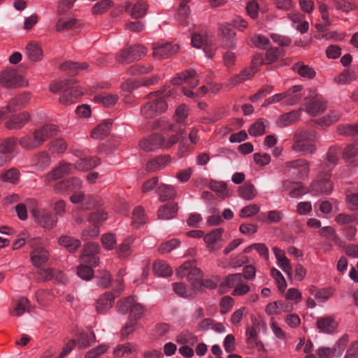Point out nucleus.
Returning <instances> with one entry per match:
<instances>
[{
    "instance_id": "44",
    "label": "nucleus",
    "mask_w": 358,
    "mask_h": 358,
    "mask_svg": "<svg viewBox=\"0 0 358 358\" xmlns=\"http://www.w3.org/2000/svg\"><path fill=\"white\" fill-rule=\"evenodd\" d=\"M68 148V144L64 139L58 138L54 139L48 144V149L52 154H62Z\"/></svg>"
},
{
    "instance_id": "22",
    "label": "nucleus",
    "mask_w": 358,
    "mask_h": 358,
    "mask_svg": "<svg viewBox=\"0 0 358 358\" xmlns=\"http://www.w3.org/2000/svg\"><path fill=\"white\" fill-rule=\"evenodd\" d=\"M112 126L113 121L111 120H104L92 131L91 137L96 140L103 139L110 134Z\"/></svg>"
},
{
    "instance_id": "26",
    "label": "nucleus",
    "mask_w": 358,
    "mask_h": 358,
    "mask_svg": "<svg viewBox=\"0 0 358 358\" xmlns=\"http://www.w3.org/2000/svg\"><path fill=\"white\" fill-rule=\"evenodd\" d=\"M156 191L161 202L173 199L177 196V191L174 187L170 185L161 184Z\"/></svg>"
},
{
    "instance_id": "46",
    "label": "nucleus",
    "mask_w": 358,
    "mask_h": 358,
    "mask_svg": "<svg viewBox=\"0 0 358 358\" xmlns=\"http://www.w3.org/2000/svg\"><path fill=\"white\" fill-rule=\"evenodd\" d=\"M196 76V71L194 69L185 70L180 73H177L172 79L171 83L173 85H181L185 81H187L189 78H194Z\"/></svg>"
},
{
    "instance_id": "53",
    "label": "nucleus",
    "mask_w": 358,
    "mask_h": 358,
    "mask_svg": "<svg viewBox=\"0 0 358 358\" xmlns=\"http://www.w3.org/2000/svg\"><path fill=\"white\" fill-rule=\"evenodd\" d=\"M95 101L101 103L104 107H110L114 106L118 101L117 94H104L95 96L94 97Z\"/></svg>"
},
{
    "instance_id": "36",
    "label": "nucleus",
    "mask_w": 358,
    "mask_h": 358,
    "mask_svg": "<svg viewBox=\"0 0 358 358\" xmlns=\"http://www.w3.org/2000/svg\"><path fill=\"white\" fill-rule=\"evenodd\" d=\"M152 271L154 274L159 277H169L173 273V270L170 266L162 260L154 262Z\"/></svg>"
},
{
    "instance_id": "57",
    "label": "nucleus",
    "mask_w": 358,
    "mask_h": 358,
    "mask_svg": "<svg viewBox=\"0 0 358 358\" xmlns=\"http://www.w3.org/2000/svg\"><path fill=\"white\" fill-rule=\"evenodd\" d=\"M92 266L89 264H80L77 267V275L84 280H90L94 276Z\"/></svg>"
},
{
    "instance_id": "39",
    "label": "nucleus",
    "mask_w": 358,
    "mask_h": 358,
    "mask_svg": "<svg viewBox=\"0 0 358 358\" xmlns=\"http://www.w3.org/2000/svg\"><path fill=\"white\" fill-rule=\"evenodd\" d=\"M101 159L98 157L80 159L76 163V168L83 171H89L99 165Z\"/></svg>"
},
{
    "instance_id": "45",
    "label": "nucleus",
    "mask_w": 358,
    "mask_h": 358,
    "mask_svg": "<svg viewBox=\"0 0 358 358\" xmlns=\"http://www.w3.org/2000/svg\"><path fill=\"white\" fill-rule=\"evenodd\" d=\"M33 162L38 169H44L50 164L51 159L47 152L43 151L38 152L34 156Z\"/></svg>"
},
{
    "instance_id": "41",
    "label": "nucleus",
    "mask_w": 358,
    "mask_h": 358,
    "mask_svg": "<svg viewBox=\"0 0 358 358\" xmlns=\"http://www.w3.org/2000/svg\"><path fill=\"white\" fill-rule=\"evenodd\" d=\"M135 301V296H129L118 300L116 303L117 311L122 315H126L130 311Z\"/></svg>"
},
{
    "instance_id": "42",
    "label": "nucleus",
    "mask_w": 358,
    "mask_h": 358,
    "mask_svg": "<svg viewBox=\"0 0 358 358\" xmlns=\"http://www.w3.org/2000/svg\"><path fill=\"white\" fill-rule=\"evenodd\" d=\"M145 310V307L143 305L135 301L129 312V314L127 319L138 323L140 320L143 317Z\"/></svg>"
},
{
    "instance_id": "8",
    "label": "nucleus",
    "mask_w": 358,
    "mask_h": 358,
    "mask_svg": "<svg viewBox=\"0 0 358 358\" xmlns=\"http://www.w3.org/2000/svg\"><path fill=\"white\" fill-rule=\"evenodd\" d=\"M152 56L157 59L168 58L178 51L179 46L171 43L152 44Z\"/></svg>"
},
{
    "instance_id": "54",
    "label": "nucleus",
    "mask_w": 358,
    "mask_h": 358,
    "mask_svg": "<svg viewBox=\"0 0 358 358\" xmlns=\"http://www.w3.org/2000/svg\"><path fill=\"white\" fill-rule=\"evenodd\" d=\"M108 219V213L104 210H96L89 214L88 221L93 225L100 226Z\"/></svg>"
},
{
    "instance_id": "17",
    "label": "nucleus",
    "mask_w": 358,
    "mask_h": 358,
    "mask_svg": "<svg viewBox=\"0 0 358 358\" xmlns=\"http://www.w3.org/2000/svg\"><path fill=\"white\" fill-rule=\"evenodd\" d=\"M30 120V115L27 111H22L17 115H12L9 120L6 122L5 127L10 130L20 129Z\"/></svg>"
},
{
    "instance_id": "2",
    "label": "nucleus",
    "mask_w": 358,
    "mask_h": 358,
    "mask_svg": "<svg viewBox=\"0 0 358 358\" xmlns=\"http://www.w3.org/2000/svg\"><path fill=\"white\" fill-rule=\"evenodd\" d=\"M176 273L181 278L186 276L193 289L201 287L199 282L203 277V273L196 267L195 260L185 262L176 269Z\"/></svg>"
},
{
    "instance_id": "5",
    "label": "nucleus",
    "mask_w": 358,
    "mask_h": 358,
    "mask_svg": "<svg viewBox=\"0 0 358 358\" xmlns=\"http://www.w3.org/2000/svg\"><path fill=\"white\" fill-rule=\"evenodd\" d=\"M100 251L101 248L99 243L88 242L83 245L80 259L86 264L97 266L99 264V257L97 255Z\"/></svg>"
},
{
    "instance_id": "10",
    "label": "nucleus",
    "mask_w": 358,
    "mask_h": 358,
    "mask_svg": "<svg viewBox=\"0 0 358 358\" xmlns=\"http://www.w3.org/2000/svg\"><path fill=\"white\" fill-rule=\"evenodd\" d=\"M31 99L30 94L29 92H24L18 94L15 97L12 98L8 102L6 107V114L8 113H13L17 110L24 108L27 104L29 102ZM7 115H6V118Z\"/></svg>"
},
{
    "instance_id": "47",
    "label": "nucleus",
    "mask_w": 358,
    "mask_h": 358,
    "mask_svg": "<svg viewBox=\"0 0 358 358\" xmlns=\"http://www.w3.org/2000/svg\"><path fill=\"white\" fill-rule=\"evenodd\" d=\"M337 133L341 136H355L358 135V124H342L336 129Z\"/></svg>"
},
{
    "instance_id": "30",
    "label": "nucleus",
    "mask_w": 358,
    "mask_h": 358,
    "mask_svg": "<svg viewBox=\"0 0 358 358\" xmlns=\"http://www.w3.org/2000/svg\"><path fill=\"white\" fill-rule=\"evenodd\" d=\"M26 55L30 61L36 62L42 60L43 51L39 44L29 43L26 47Z\"/></svg>"
},
{
    "instance_id": "51",
    "label": "nucleus",
    "mask_w": 358,
    "mask_h": 358,
    "mask_svg": "<svg viewBox=\"0 0 358 358\" xmlns=\"http://www.w3.org/2000/svg\"><path fill=\"white\" fill-rule=\"evenodd\" d=\"M332 3L337 10H341L343 13L358 10V3H350L347 0H332Z\"/></svg>"
},
{
    "instance_id": "1",
    "label": "nucleus",
    "mask_w": 358,
    "mask_h": 358,
    "mask_svg": "<svg viewBox=\"0 0 358 358\" xmlns=\"http://www.w3.org/2000/svg\"><path fill=\"white\" fill-rule=\"evenodd\" d=\"M27 203L30 209L31 215L40 226L46 229H51L56 226L57 222L56 216L46 210H39L38 202L36 199H28Z\"/></svg>"
},
{
    "instance_id": "49",
    "label": "nucleus",
    "mask_w": 358,
    "mask_h": 358,
    "mask_svg": "<svg viewBox=\"0 0 358 358\" xmlns=\"http://www.w3.org/2000/svg\"><path fill=\"white\" fill-rule=\"evenodd\" d=\"M341 117L338 111H330L327 115L316 120V122L322 126H329L337 122Z\"/></svg>"
},
{
    "instance_id": "59",
    "label": "nucleus",
    "mask_w": 358,
    "mask_h": 358,
    "mask_svg": "<svg viewBox=\"0 0 358 358\" xmlns=\"http://www.w3.org/2000/svg\"><path fill=\"white\" fill-rule=\"evenodd\" d=\"M349 341V336L348 334H344L339 340L336 343L334 347L331 348L333 352V356L340 357L344 352L348 343Z\"/></svg>"
},
{
    "instance_id": "64",
    "label": "nucleus",
    "mask_w": 358,
    "mask_h": 358,
    "mask_svg": "<svg viewBox=\"0 0 358 358\" xmlns=\"http://www.w3.org/2000/svg\"><path fill=\"white\" fill-rule=\"evenodd\" d=\"M358 155V142L346 145L343 152V159L345 161L355 157Z\"/></svg>"
},
{
    "instance_id": "58",
    "label": "nucleus",
    "mask_w": 358,
    "mask_h": 358,
    "mask_svg": "<svg viewBox=\"0 0 358 358\" xmlns=\"http://www.w3.org/2000/svg\"><path fill=\"white\" fill-rule=\"evenodd\" d=\"M132 242L133 239L131 238H127L119 245L117 250L119 258L125 259L131 255V244Z\"/></svg>"
},
{
    "instance_id": "38",
    "label": "nucleus",
    "mask_w": 358,
    "mask_h": 358,
    "mask_svg": "<svg viewBox=\"0 0 358 358\" xmlns=\"http://www.w3.org/2000/svg\"><path fill=\"white\" fill-rule=\"evenodd\" d=\"M78 20L74 17H57L55 24V30L57 31H62L64 30H70L76 27Z\"/></svg>"
},
{
    "instance_id": "27",
    "label": "nucleus",
    "mask_w": 358,
    "mask_h": 358,
    "mask_svg": "<svg viewBox=\"0 0 358 358\" xmlns=\"http://www.w3.org/2000/svg\"><path fill=\"white\" fill-rule=\"evenodd\" d=\"M317 140V134L315 131H300L294 134L293 136V144L306 143L315 142Z\"/></svg>"
},
{
    "instance_id": "62",
    "label": "nucleus",
    "mask_w": 358,
    "mask_h": 358,
    "mask_svg": "<svg viewBox=\"0 0 358 358\" xmlns=\"http://www.w3.org/2000/svg\"><path fill=\"white\" fill-rule=\"evenodd\" d=\"M189 15V8L185 5H179L176 18L177 21L182 26L188 24L187 18Z\"/></svg>"
},
{
    "instance_id": "55",
    "label": "nucleus",
    "mask_w": 358,
    "mask_h": 358,
    "mask_svg": "<svg viewBox=\"0 0 358 358\" xmlns=\"http://www.w3.org/2000/svg\"><path fill=\"white\" fill-rule=\"evenodd\" d=\"M266 127L263 118L258 119L255 122L252 124L248 129V133L252 136H261L264 134Z\"/></svg>"
},
{
    "instance_id": "6",
    "label": "nucleus",
    "mask_w": 358,
    "mask_h": 358,
    "mask_svg": "<svg viewBox=\"0 0 358 358\" xmlns=\"http://www.w3.org/2000/svg\"><path fill=\"white\" fill-rule=\"evenodd\" d=\"M0 84L7 88L20 87L24 84V78L13 68H8L0 73Z\"/></svg>"
},
{
    "instance_id": "33",
    "label": "nucleus",
    "mask_w": 358,
    "mask_h": 358,
    "mask_svg": "<svg viewBox=\"0 0 358 358\" xmlns=\"http://www.w3.org/2000/svg\"><path fill=\"white\" fill-rule=\"evenodd\" d=\"M242 278L241 273L228 275L220 285V292L224 293L229 289L236 287L237 284L242 282Z\"/></svg>"
},
{
    "instance_id": "3",
    "label": "nucleus",
    "mask_w": 358,
    "mask_h": 358,
    "mask_svg": "<svg viewBox=\"0 0 358 358\" xmlns=\"http://www.w3.org/2000/svg\"><path fill=\"white\" fill-rule=\"evenodd\" d=\"M145 55V48L142 45L135 44L122 49L115 56V60L120 64H129L141 59Z\"/></svg>"
},
{
    "instance_id": "12",
    "label": "nucleus",
    "mask_w": 358,
    "mask_h": 358,
    "mask_svg": "<svg viewBox=\"0 0 358 358\" xmlns=\"http://www.w3.org/2000/svg\"><path fill=\"white\" fill-rule=\"evenodd\" d=\"M115 296L111 292H106L99 296L95 302L97 313L106 314L113 306Z\"/></svg>"
},
{
    "instance_id": "14",
    "label": "nucleus",
    "mask_w": 358,
    "mask_h": 358,
    "mask_svg": "<svg viewBox=\"0 0 358 358\" xmlns=\"http://www.w3.org/2000/svg\"><path fill=\"white\" fill-rule=\"evenodd\" d=\"M305 101L306 111L312 116H316L323 113L327 108V102L322 99L306 96Z\"/></svg>"
},
{
    "instance_id": "24",
    "label": "nucleus",
    "mask_w": 358,
    "mask_h": 358,
    "mask_svg": "<svg viewBox=\"0 0 358 358\" xmlns=\"http://www.w3.org/2000/svg\"><path fill=\"white\" fill-rule=\"evenodd\" d=\"M49 259V252L43 248H35L30 252V259L33 265L39 268L41 265L48 262Z\"/></svg>"
},
{
    "instance_id": "13",
    "label": "nucleus",
    "mask_w": 358,
    "mask_h": 358,
    "mask_svg": "<svg viewBox=\"0 0 358 358\" xmlns=\"http://www.w3.org/2000/svg\"><path fill=\"white\" fill-rule=\"evenodd\" d=\"M313 195L329 194L334 189V184L330 178H323L313 181L310 186Z\"/></svg>"
},
{
    "instance_id": "20",
    "label": "nucleus",
    "mask_w": 358,
    "mask_h": 358,
    "mask_svg": "<svg viewBox=\"0 0 358 358\" xmlns=\"http://www.w3.org/2000/svg\"><path fill=\"white\" fill-rule=\"evenodd\" d=\"M178 203L171 201L162 205L157 210V217L162 220L174 218L178 212Z\"/></svg>"
},
{
    "instance_id": "25",
    "label": "nucleus",
    "mask_w": 358,
    "mask_h": 358,
    "mask_svg": "<svg viewBox=\"0 0 358 358\" xmlns=\"http://www.w3.org/2000/svg\"><path fill=\"white\" fill-rule=\"evenodd\" d=\"M58 243L69 252H76L81 246V241L73 236L62 235L58 238Z\"/></svg>"
},
{
    "instance_id": "29",
    "label": "nucleus",
    "mask_w": 358,
    "mask_h": 358,
    "mask_svg": "<svg viewBox=\"0 0 358 358\" xmlns=\"http://www.w3.org/2000/svg\"><path fill=\"white\" fill-rule=\"evenodd\" d=\"M301 113L298 110H292L279 116L276 124L280 127H285L293 124L300 119Z\"/></svg>"
},
{
    "instance_id": "56",
    "label": "nucleus",
    "mask_w": 358,
    "mask_h": 358,
    "mask_svg": "<svg viewBox=\"0 0 358 358\" xmlns=\"http://www.w3.org/2000/svg\"><path fill=\"white\" fill-rule=\"evenodd\" d=\"M138 327V323L131 320H127L124 325L122 327L120 331V336L121 340H124L127 338L130 335L133 334L134 331L136 330Z\"/></svg>"
},
{
    "instance_id": "63",
    "label": "nucleus",
    "mask_w": 358,
    "mask_h": 358,
    "mask_svg": "<svg viewBox=\"0 0 358 358\" xmlns=\"http://www.w3.org/2000/svg\"><path fill=\"white\" fill-rule=\"evenodd\" d=\"M20 171L15 168H12L1 174L0 178L3 182H8L13 184L18 182L20 179Z\"/></svg>"
},
{
    "instance_id": "15",
    "label": "nucleus",
    "mask_w": 358,
    "mask_h": 358,
    "mask_svg": "<svg viewBox=\"0 0 358 358\" xmlns=\"http://www.w3.org/2000/svg\"><path fill=\"white\" fill-rule=\"evenodd\" d=\"M75 166L69 163L60 164L58 167L52 169L45 176V182L49 183L51 181L62 178V177L71 173Z\"/></svg>"
},
{
    "instance_id": "28",
    "label": "nucleus",
    "mask_w": 358,
    "mask_h": 358,
    "mask_svg": "<svg viewBox=\"0 0 358 358\" xmlns=\"http://www.w3.org/2000/svg\"><path fill=\"white\" fill-rule=\"evenodd\" d=\"M292 69L303 78L311 80L316 76V71L314 69L301 62L295 63Z\"/></svg>"
},
{
    "instance_id": "40",
    "label": "nucleus",
    "mask_w": 358,
    "mask_h": 358,
    "mask_svg": "<svg viewBox=\"0 0 358 358\" xmlns=\"http://www.w3.org/2000/svg\"><path fill=\"white\" fill-rule=\"evenodd\" d=\"M96 337L92 331L91 334L81 333L77 336L76 345L80 349H85L90 347L92 344L94 343Z\"/></svg>"
},
{
    "instance_id": "48",
    "label": "nucleus",
    "mask_w": 358,
    "mask_h": 358,
    "mask_svg": "<svg viewBox=\"0 0 358 358\" xmlns=\"http://www.w3.org/2000/svg\"><path fill=\"white\" fill-rule=\"evenodd\" d=\"M153 69V67L150 64H136L129 66L127 72L130 76H139L141 74H147L151 72Z\"/></svg>"
},
{
    "instance_id": "34",
    "label": "nucleus",
    "mask_w": 358,
    "mask_h": 358,
    "mask_svg": "<svg viewBox=\"0 0 358 358\" xmlns=\"http://www.w3.org/2000/svg\"><path fill=\"white\" fill-rule=\"evenodd\" d=\"M302 90V85H294L285 92V93L287 94V96L285 98L284 103L287 106H293L298 103L302 98L301 94L298 92Z\"/></svg>"
},
{
    "instance_id": "31",
    "label": "nucleus",
    "mask_w": 358,
    "mask_h": 358,
    "mask_svg": "<svg viewBox=\"0 0 358 358\" xmlns=\"http://www.w3.org/2000/svg\"><path fill=\"white\" fill-rule=\"evenodd\" d=\"M285 166L289 169H301L299 171L301 177H308V176L310 163L305 159H297L287 162Z\"/></svg>"
},
{
    "instance_id": "16",
    "label": "nucleus",
    "mask_w": 358,
    "mask_h": 358,
    "mask_svg": "<svg viewBox=\"0 0 358 358\" xmlns=\"http://www.w3.org/2000/svg\"><path fill=\"white\" fill-rule=\"evenodd\" d=\"M57 131L58 127L57 125L53 124H47L38 129H35L33 134L36 136V138L41 145L47 140L56 136L57 134Z\"/></svg>"
},
{
    "instance_id": "23",
    "label": "nucleus",
    "mask_w": 358,
    "mask_h": 358,
    "mask_svg": "<svg viewBox=\"0 0 358 358\" xmlns=\"http://www.w3.org/2000/svg\"><path fill=\"white\" fill-rule=\"evenodd\" d=\"M316 327L320 332L333 333L338 327V323L332 317H321L317 319Z\"/></svg>"
},
{
    "instance_id": "9",
    "label": "nucleus",
    "mask_w": 358,
    "mask_h": 358,
    "mask_svg": "<svg viewBox=\"0 0 358 358\" xmlns=\"http://www.w3.org/2000/svg\"><path fill=\"white\" fill-rule=\"evenodd\" d=\"M82 187L80 179L72 177L66 180H60L54 185V190L58 193L74 192Z\"/></svg>"
},
{
    "instance_id": "60",
    "label": "nucleus",
    "mask_w": 358,
    "mask_h": 358,
    "mask_svg": "<svg viewBox=\"0 0 358 358\" xmlns=\"http://www.w3.org/2000/svg\"><path fill=\"white\" fill-rule=\"evenodd\" d=\"M313 142L306 143H299L292 145V150L295 152H303L304 155H312L315 152L317 148Z\"/></svg>"
},
{
    "instance_id": "52",
    "label": "nucleus",
    "mask_w": 358,
    "mask_h": 358,
    "mask_svg": "<svg viewBox=\"0 0 358 358\" xmlns=\"http://www.w3.org/2000/svg\"><path fill=\"white\" fill-rule=\"evenodd\" d=\"M19 144L26 150H32L38 148L41 146L36 136L33 134V136L30 135H26L22 137L19 140Z\"/></svg>"
},
{
    "instance_id": "61",
    "label": "nucleus",
    "mask_w": 358,
    "mask_h": 358,
    "mask_svg": "<svg viewBox=\"0 0 358 358\" xmlns=\"http://www.w3.org/2000/svg\"><path fill=\"white\" fill-rule=\"evenodd\" d=\"M132 215V224L135 227H138L145 223V215L143 207H136L133 210Z\"/></svg>"
},
{
    "instance_id": "7",
    "label": "nucleus",
    "mask_w": 358,
    "mask_h": 358,
    "mask_svg": "<svg viewBox=\"0 0 358 358\" xmlns=\"http://www.w3.org/2000/svg\"><path fill=\"white\" fill-rule=\"evenodd\" d=\"M165 137L159 133H152L139 142V146L145 152H152L163 147Z\"/></svg>"
},
{
    "instance_id": "37",
    "label": "nucleus",
    "mask_w": 358,
    "mask_h": 358,
    "mask_svg": "<svg viewBox=\"0 0 358 358\" xmlns=\"http://www.w3.org/2000/svg\"><path fill=\"white\" fill-rule=\"evenodd\" d=\"M318 233L322 237L331 240L335 245L341 246L343 241L337 235L334 227L331 226L322 227L318 231Z\"/></svg>"
},
{
    "instance_id": "21",
    "label": "nucleus",
    "mask_w": 358,
    "mask_h": 358,
    "mask_svg": "<svg viewBox=\"0 0 358 358\" xmlns=\"http://www.w3.org/2000/svg\"><path fill=\"white\" fill-rule=\"evenodd\" d=\"M258 69L257 66H250L242 70L238 74L235 75L228 80L227 85H236L245 80L251 79L255 74L257 72Z\"/></svg>"
},
{
    "instance_id": "19",
    "label": "nucleus",
    "mask_w": 358,
    "mask_h": 358,
    "mask_svg": "<svg viewBox=\"0 0 358 358\" xmlns=\"http://www.w3.org/2000/svg\"><path fill=\"white\" fill-rule=\"evenodd\" d=\"M171 161L169 155H161L150 160L145 164V170L148 172L152 173L164 169Z\"/></svg>"
},
{
    "instance_id": "11",
    "label": "nucleus",
    "mask_w": 358,
    "mask_h": 358,
    "mask_svg": "<svg viewBox=\"0 0 358 358\" xmlns=\"http://www.w3.org/2000/svg\"><path fill=\"white\" fill-rule=\"evenodd\" d=\"M83 89L78 85L65 89L59 96V102L68 106L74 103L83 94Z\"/></svg>"
},
{
    "instance_id": "50",
    "label": "nucleus",
    "mask_w": 358,
    "mask_h": 358,
    "mask_svg": "<svg viewBox=\"0 0 358 358\" xmlns=\"http://www.w3.org/2000/svg\"><path fill=\"white\" fill-rule=\"evenodd\" d=\"M18 140L16 137L11 136L0 141V153H12L17 145Z\"/></svg>"
},
{
    "instance_id": "18",
    "label": "nucleus",
    "mask_w": 358,
    "mask_h": 358,
    "mask_svg": "<svg viewBox=\"0 0 358 358\" xmlns=\"http://www.w3.org/2000/svg\"><path fill=\"white\" fill-rule=\"evenodd\" d=\"M148 4L144 0H138L132 5L131 3L127 2L125 6V10L130 12V15L134 19H139L144 17L148 9Z\"/></svg>"
},
{
    "instance_id": "43",
    "label": "nucleus",
    "mask_w": 358,
    "mask_h": 358,
    "mask_svg": "<svg viewBox=\"0 0 358 358\" xmlns=\"http://www.w3.org/2000/svg\"><path fill=\"white\" fill-rule=\"evenodd\" d=\"M285 55V51L279 48H268L265 55V60L266 64L276 62L280 58H282Z\"/></svg>"
},
{
    "instance_id": "35",
    "label": "nucleus",
    "mask_w": 358,
    "mask_h": 358,
    "mask_svg": "<svg viewBox=\"0 0 358 358\" xmlns=\"http://www.w3.org/2000/svg\"><path fill=\"white\" fill-rule=\"evenodd\" d=\"M238 194L242 199L250 201L257 195V190L250 182H245L243 185L238 187Z\"/></svg>"
},
{
    "instance_id": "4",
    "label": "nucleus",
    "mask_w": 358,
    "mask_h": 358,
    "mask_svg": "<svg viewBox=\"0 0 358 358\" xmlns=\"http://www.w3.org/2000/svg\"><path fill=\"white\" fill-rule=\"evenodd\" d=\"M221 46L225 49H234L236 46V31L231 24L222 23L218 27Z\"/></svg>"
},
{
    "instance_id": "32",
    "label": "nucleus",
    "mask_w": 358,
    "mask_h": 358,
    "mask_svg": "<svg viewBox=\"0 0 358 358\" xmlns=\"http://www.w3.org/2000/svg\"><path fill=\"white\" fill-rule=\"evenodd\" d=\"M224 229L222 228H217L203 236V241L206 243L209 251L215 250V243L221 238Z\"/></svg>"
}]
</instances>
